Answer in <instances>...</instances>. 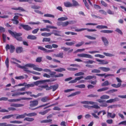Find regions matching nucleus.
I'll return each instance as SVG.
<instances>
[{
  "instance_id": "1",
  "label": "nucleus",
  "mask_w": 126,
  "mask_h": 126,
  "mask_svg": "<svg viewBox=\"0 0 126 126\" xmlns=\"http://www.w3.org/2000/svg\"><path fill=\"white\" fill-rule=\"evenodd\" d=\"M16 66L20 68L23 69V70L26 72L27 71V70H28V67L33 68L34 70L38 71H41L43 70L41 68L36 67V66L35 64L32 63H28L24 66H21L18 64Z\"/></svg>"
},
{
  "instance_id": "2",
  "label": "nucleus",
  "mask_w": 126,
  "mask_h": 126,
  "mask_svg": "<svg viewBox=\"0 0 126 126\" xmlns=\"http://www.w3.org/2000/svg\"><path fill=\"white\" fill-rule=\"evenodd\" d=\"M9 32L11 35L15 38L17 41H22V38L20 36L22 35V34L20 33H17L13 32L11 30H8Z\"/></svg>"
},
{
  "instance_id": "3",
  "label": "nucleus",
  "mask_w": 126,
  "mask_h": 126,
  "mask_svg": "<svg viewBox=\"0 0 126 126\" xmlns=\"http://www.w3.org/2000/svg\"><path fill=\"white\" fill-rule=\"evenodd\" d=\"M5 49L6 51H7L8 49H10V52L11 53L13 52L15 49V47L14 46L12 45H11L10 46L7 44L5 46Z\"/></svg>"
},
{
  "instance_id": "4",
  "label": "nucleus",
  "mask_w": 126,
  "mask_h": 126,
  "mask_svg": "<svg viewBox=\"0 0 126 126\" xmlns=\"http://www.w3.org/2000/svg\"><path fill=\"white\" fill-rule=\"evenodd\" d=\"M50 82L49 79L45 80H39L34 82L33 83L34 84V86L35 85L38 86L40 84H41L46 82Z\"/></svg>"
},
{
  "instance_id": "5",
  "label": "nucleus",
  "mask_w": 126,
  "mask_h": 126,
  "mask_svg": "<svg viewBox=\"0 0 126 126\" xmlns=\"http://www.w3.org/2000/svg\"><path fill=\"white\" fill-rule=\"evenodd\" d=\"M96 101L100 103H102V104L100 105V106L102 107H107L108 106V104L106 103V102H105L106 101L105 100H101L100 99H97Z\"/></svg>"
},
{
  "instance_id": "6",
  "label": "nucleus",
  "mask_w": 126,
  "mask_h": 126,
  "mask_svg": "<svg viewBox=\"0 0 126 126\" xmlns=\"http://www.w3.org/2000/svg\"><path fill=\"white\" fill-rule=\"evenodd\" d=\"M25 86V87H27L29 88L30 87H33L34 86V84L33 83H32L30 84H27V83H24L22 84H20L18 85H15V86Z\"/></svg>"
},
{
  "instance_id": "7",
  "label": "nucleus",
  "mask_w": 126,
  "mask_h": 126,
  "mask_svg": "<svg viewBox=\"0 0 126 126\" xmlns=\"http://www.w3.org/2000/svg\"><path fill=\"white\" fill-rule=\"evenodd\" d=\"M76 22V21H67L65 22H63L62 26L65 27L67 26L69 24H73Z\"/></svg>"
},
{
  "instance_id": "8",
  "label": "nucleus",
  "mask_w": 126,
  "mask_h": 126,
  "mask_svg": "<svg viewBox=\"0 0 126 126\" xmlns=\"http://www.w3.org/2000/svg\"><path fill=\"white\" fill-rule=\"evenodd\" d=\"M20 26L22 27L24 29L27 31H29L32 29V28L28 25L21 24H20Z\"/></svg>"
},
{
  "instance_id": "9",
  "label": "nucleus",
  "mask_w": 126,
  "mask_h": 126,
  "mask_svg": "<svg viewBox=\"0 0 126 126\" xmlns=\"http://www.w3.org/2000/svg\"><path fill=\"white\" fill-rule=\"evenodd\" d=\"M85 30H87V31L89 32H95L96 31V30L95 29H90L86 28L76 29L75 30V31L79 32L84 31Z\"/></svg>"
},
{
  "instance_id": "10",
  "label": "nucleus",
  "mask_w": 126,
  "mask_h": 126,
  "mask_svg": "<svg viewBox=\"0 0 126 126\" xmlns=\"http://www.w3.org/2000/svg\"><path fill=\"white\" fill-rule=\"evenodd\" d=\"M30 106L31 107H34L36 106L38 104V102L37 100H34L31 101L30 102Z\"/></svg>"
},
{
  "instance_id": "11",
  "label": "nucleus",
  "mask_w": 126,
  "mask_h": 126,
  "mask_svg": "<svg viewBox=\"0 0 126 126\" xmlns=\"http://www.w3.org/2000/svg\"><path fill=\"white\" fill-rule=\"evenodd\" d=\"M38 49L45 51V52H46L49 53L52 52L53 51V50H47L45 48L40 46H38Z\"/></svg>"
},
{
  "instance_id": "12",
  "label": "nucleus",
  "mask_w": 126,
  "mask_h": 126,
  "mask_svg": "<svg viewBox=\"0 0 126 126\" xmlns=\"http://www.w3.org/2000/svg\"><path fill=\"white\" fill-rule=\"evenodd\" d=\"M101 39L104 43L105 45L107 46L109 44V42L107 38L104 37H101Z\"/></svg>"
},
{
  "instance_id": "13",
  "label": "nucleus",
  "mask_w": 126,
  "mask_h": 126,
  "mask_svg": "<svg viewBox=\"0 0 126 126\" xmlns=\"http://www.w3.org/2000/svg\"><path fill=\"white\" fill-rule=\"evenodd\" d=\"M61 32L56 30H53L52 31V32H51V34H53L55 35L58 36H61V35L60 34Z\"/></svg>"
},
{
  "instance_id": "14",
  "label": "nucleus",
  "mask_w": 126,
  "mask_h": 126,
  "mask_svg": "<svg viewBox=\"0 0 126 126\" xmlns=\"http://www.w3.org/2000/svg\"><path fill=\"white\" fill-rule=\"evenodd\" d=\"M119 100V99L117 97H116L114 99H110L106 101V102L108 103H111L114 102L115 101H118Z\"/></svg>"
},
{
  "instance_id": "15",
  "label": "nucleus",
  "mask_w": 126,
  "mask_h": 126,
  "mask_svg": "<svg viewBox=\"0 0 126 126\" xmlns=\"http://www.w3.org/2000/svg\"><path fill=\"white\" fill-rule=\"evenodd\" d=\"M80 103L83 104H91L92 105L96 103V102L92 101H81L80 102Z\"/></svg>"
},
{
  "instance_id": "16",
  "label": "nucleus",
  "mask_w": 126,
  "mask_h": 126,
  "mask_svg": "<svg viewBox=\"0 0 126 126\" xmlns=\"http://www.w3.org/2000/svg\"><path fill=\"white\" fill-rule=\"evenodd\" d=\"M96 60L97 61L100 62L99 63L100 64H107L108 63V62L106 61L101 60L98 59H96Z\"/></svg>"
},
{
  "instance_id": "17",
  "label": "nucleus",
  "mask_w": 126,
  "mask_h": 126,
  "mask_svg": "<svg viewBox=\"0 0 126 126\" xmlns=\"http://www.w3.org/2000/svg\"><path fill=\"white\" fill-rule=\"evenodd\" d=\"M53 56L56 57L63 58V53L62 52H60L57 54H54Z\"/></svg>"
},
{
  "instance_id": "18",
  "label": "nucleus",
  "mask_w": 126,
  "mask_h": 126,
  "mask_svg": "<svg viewBox=\"0 0 126 126\" xmlns=\"http://www.w3.org/2000/svg\"><path fill=\"white\" fill-rule=\"evenodd\" d=\"M50 100V99L48 96H45L42 98L41 99V101L44 102H47Z\"/></svg>"
},
{
  "instance_id": "19",
  "label": "nucleus",
  "mask_w": 126,
  "mask_h": 126,
  "mask_svg": "<svg viewBox=\"0 0 126 126\" xmlns=\"http://www.w3.org/2000/svg\"><path fill=\"white\" fill-rule=\"evenodd\" d=\"M17 115V114H11L2 117V119H8L12 117H13V118H14V117L13 116L16 115Z\"/></svg>"
},
{
  "instance_id": "20",
  "label": "nucleus",
  "mask_w": 126,
  "mask_h": 126,
  "mask_svg": "<svg viewBox=\"0 0 126 126\" xmlns=\"http://www.w3.org/2000/svg\"><path fill=\"white\" fill-rule=\"evenodd\" d=\"M99 69H100L102 71L105 72H107L110 70V68L108 67H99Z\"/></svg>"
},
{
  "instance_id": "21",
  "label": "nucleus",
  "mask_w": 126,
  "mask_h": 126,
  "mask_svg": "<svg viewBox=\"0 0 126 126\" xmlns=\"http://www.w3.org/2000/svg\"><path fill=\"white\" fill-rule=\"evenodd\" d=\"M16 50L17 53H20L22 52L23 49L21 47H18L16 48Z\"/></svg>"
},
{
  "instance_id": "22",
  "label": "nucleus",
  "mask_w": 126,
  "mask_h": 126,
  "mask_svg": "<svg viewBox=\"0 0 126 126\" xmlns=\"http://www.w3.org/2000/svg\"><path fill=\"white\" fill-rule=\"evenodd\" d=\"M49 104V103H47V104H44V105H42L40 106H39L37 107L36 108H34V109H31V107H29V109H31V110H36V109H38L39 108L42 107H43L44 106H45L47 105H48Z\"/></svg>"
},
{
  "instance_id": "23",
  "label": "nucleus",
  "mask_w": 126,
  "mask_h": 126,
  "mask_svg": "<svg viewBox=\"0 0 126 126\" xmlns=\"http://www.w3.org/2000/svg\"><path fill=\"white\" fill-rule=\"evenodd\" d=\"M50 110V109H48L43 111L40 112H39V114H41L42 115H44L47 113Z\"/></svg>"
},
{
  "instance_id": "24",
  "label": "nucleus",
  "mask_w": 126,
  "mask_h": 126,
  "mask_svg": "<svg viewBox=\"0 0 126 126\" xmlns=\"http://www.w3.org/2000/svg\"><path fill=\"white\" fill-rule=\"evenodd\" d=\"M52 120L51 119H46L41 121L40 122L41 123H51Z\"/></svg>"
},
{
  "instance_id": "25",
  "label": "nucleus",
  "mask_w": 126,
  "mask_h": 126,
  "mask_svg": "<svg viewBox=\"0 0 126 126\" xmlns=\"http://www.w3.org/2000/svg\"><path fill=\"white\" fill-rule=\"evenodd\" d=\"M24 106V105L22 104H13L11 105V106L14 107L16 108L22 107Z\"/></svg>"
},
{
  "instance_id": "26",
  "label": "nucleus",
  "mask_w": 126,
  "mask_h": 126,
  "mask_svg": "<svg viewBox=\"0 0 126 126\" xmlns=\"http://www.w3.org/2000/svg\"><path fill=\"white\" fill-rule=\"evenodd\" d=\"M121 106V105L118 104V105H111L109 106L108 107V108H116L117 107H120Z\"/></svg>"
},
{
  "instance_id": "27",
  "label": "nucleus",
  "mask_w": 126,
  "mask_h": 126,
  "mask_svg": "<svg viewBox=\"0 0 126 126\" xmlns=\"http://www.w3.org/2000/svg\"><path fill=\"white\" fill-rule=\"evenodd\" d=\"M16 115H17L16 117V119H21V118H24L26 116L25 114V113H24L23 114L21 115H18L17 114Z\"/></svg>"
},
{
  "instance_id": "28",
  "label": "nucleus",
  "mask_w": 126,
  "mask_h": 126,
  "mask_svg": "<svg viewBox=\"0 0 126 126\" xmlns=\"http://www.w3.org/2000/svg\"><path fill=\"white\" fill-rule=\"evenodd\" d=\"M116 116V114L114 113H113L112 115H111V113L109 112L107 113V116L108 117H110L112 118H114Z\"/></svg>"
},
{
  "instance_id": "29",
  "label": "nucleus",
  "mask_w": 126,
  "mask_h": 126,
  "mask_svg": "<svg viewBox=\"0 0 126 126\" xmlns=\"http://www.w3.org/2000/svg\"><path fill=\"white\" fill-rule=\"evenodd\" d=\"M64 6L66 7H70L72 6V4L69 2H67L64 3Z\"/></svg>"
},
{
  "instance_id": "30",
  "label": "nucleus",
  "mask_w": 126,
  "mask_h": 126,
  "mask_svg": "<svg viewBox=\"0 0 126 126\" xmlns=\"http://www.w3.org/2000/svg\"><path fill=\"white\" fill-rule=\"evenodd\" d=\"M25 116H27L28 117H32L35 116L37 115V114L35 112H32L27 114L26 113H25Z\"/></svg>"
},
{
  "instance_id": "31",
  "label": "nucleus",
  "mask_w": 126,
  "mask_h": 126,
  "mask_svg": "<svg viewBox=\"0 0 126 126\" xmlns=\"http://www.w3.org/2000/svg\"><path fill=\"white\" fill-rule=\"evenodd\" d=\"M109 88L108 87H103L102 88L99 89H98L97 91L98 92H101L102 91H105L108 90L109 89Z\"/></svg>"
},
{
  "instance_id": "32",
  "label": "nucleus",
  "mask_w": 126,
  "mask_h": 126,
  "mask_svg": "<svg viewBox=\"0 0 126 126\" xmlns=\"http://www.w3.org/2000/svg\"><path fill=\"white\" fill-rule=\"evenodd\" d=\"M83 78V77L82 76H80V77H77L75 78V79L72 80L73 82V83H75L77 81Z\"/></svg>"
},
{
  "instance_id": "33",
  "label": "nucleus",
  "mask_w": 126,
  "mask_h": 126,
  "mask_svg": "<svg viewBox=\"0 0 126 126\" xmlns=\"http://www.w3.org/2000/svg\"><path fill=\"white\" fill-rule=\"evenodd\" d=\"M27 38L31 40H35L37 39V37L34 36L33 35H29L27 37Z\"/></svg>"
},
{
  "instance_id": "34",
  "label": "nucleus",
  "mask_w": 126,
  "mask_h": 126,
  "mask_svg": "<svg viewBox=\"0 0 126 126\" xmlns=\"http://www.w3.org/2000/svg\"><path fill=\"white\" fill-rule=\"evenodd\" d=\"M96 28L99 29H108V27L106 26L100 25H98L96 26Z\"/></svg>"
},
{
  "instance_id": "35",
  "label": "nucleus",
  "mask_w": 126,
  "mask_h": 126,
  "mask_svg": "<svg viewBox=\"0 0 126 126\" xmlns=\"http://www.w3.org/2000/svg\"><path fill=\"white\" fill-rule=\"evenodd\" d=\"M93 78L96 79V77L94 76H89L85 78L84 79L86 80L90 79Z\"/></svg>"
},
{
  "instance_id": "36",
  "label": "nucleus",
  "mask_w": 126,
  "mask_h": 126,
  "mask_svg": "<svg viewBox=\"0 0 126 126\" xmlns=\"http://www.w3.org/2000/svg\"><path fill=\"white\" fill-rule=\"evenodd\" d=\"M34 120V119L33 118L26 117L24 119V121H26L29 122H32Z\"/></svg>"
},
{
  "instance_id": "37",
  "label": "nucleus",
  "mask_w": 126,
  "mask_h": 126,
  "mask_svg": "<svg viewBox=\"0 0 126 126\" xmlns=\"http://www.w3.org/2000/svg\"><path fill=\"white\" fill-rule=\"evenodd\" d=\"M43 95V94L42 93H39L36 95L34 94H31L30 95V96L32 97H33L35 98H36L40 96H42Z\"/></svg>"
},
{
  "instance_id": "38",
  "label": "nucleus",
  "mask_w": 126,
  "mask_h": 126,
  "mask_svg": "<svg viewBox=\"0 0 126 126\" xmlns=\"http://www.w3.org/2000/svg\"><path fill=\"white\" fill-rule=\"evenodd\" d=\"M110 98V96L106 95H103L101 96L100 98L101 99H108Z\"/></svg>"
},
{
  "instance_id": "39",
  "label": "nucleus",
  "mask_w": 126,
  "mask_h": 126,
  "mask_svg": "<svg viewBox=\"0 0 126 126\" xmlns=\"http://www.w3.org/2000/svg\"><path fill=\"white\" fill-rule=\"evenodd\" d=\"M72 2L73 3L72 4V6H76L79 5L78 2L76 0H72Z\"/></svg>"
},
{
  "instance_id": "40",
  "label": "nucleus",
  "mask_w": 126,
  "mask_h": 126,
  "mask_svg": "<svg viewBox=\"0 0 126 126\" xmlns=\"http://www.w3.org/2000/svg\"><path fill=\"white\" fill-rule=\"evenodd\" d=\"M110 84L109 81L107 80L105 81L104 82L101 84V86L102 87L108 86Z\"/></svg>"
},
{
  "instance_id": "41",
  "label": "nucleus",
  "mask_w": 126,
  "mask_h": 126,
  "mask_svg": "<svg viewBox=\"0 0 126 126\" xmlns=\"http://www.w3.org/2000/svg\"><path fill=\"white\" fill-rule=\"evenodd\" d=\"M84 42L82 41L81 42H79L78 44L75 45V46L76 47H79L81 46L84 43Z\"/></svg>"
},
{
  "instance_id": "42",
  "label": "nucleus",
  "mask_w": 126,
  "mask_h": 126,
  "mask_svg": "<svg viewBox=\"0 0 126 126\" xmlns=\"http://www.w3.org/2000/svg\"><path fill=\"white\" fill-rule=\"evenodd\" d=\"M51 35V32L50 33H47L46 32L43 33H41V35L42 36L48 37L50 36Z\"/></svg>"
},
{
  "instance_id": "43",
  "label": "nucleus",
  "mask_w": 126,
  "mask_h": 126,
  "mask_svg": "<svg viewBox=\"0 0 126 126\" xmlns=\"http://www.w3.org/2000/svg\"><path fill=\"white\" fill-rule=\"evenodd\" d=\"M94 113H91L92 115L94 116V117L97 119H99V117L98 116H97L95 113H97V111H94Z\"/></svg>"
},
{
  "instance_id": "44",
  "label": "nucleus",
  "mask_w": 126,
  "mask_h": 126,
  "mask_svg": "<svg viewBox=\"0 0 126 126\" xmlns=\"http://www.w3.org/2000/svg\"><path fill=\"white\" fill-rule=\"evenodd\" d=\"M76 42L73 41L72 42H66L65 44L68 46H71L74 45L75 43Z\"/></svg>"
},
{
  "instance_id": "45",
  "label": "nucleus",
  "mask_w": 126,
  "mask_h": 126,
  "mask_svg": "<svg viewBox=\"0 0 126 126\" xmlns=\"http://www.w3.org/2000/svg\"><path fill=\"white\" fill-rule=\"evenodd\" d=\"M27 72L28 73H32L33 74H35L38 75H40L41 74L40 73H38V72H35L34 71H31L28 70H28H27Z\"/></svg>"
},
{
  "instance_id": "46",
  "label": "nucleus",
  "mask_w": 126,
  "mask_h": 126,
  "mask_svg": "<svg viewBox=\"0 0 126 126\" xmlns=\"http://www.w3.org/2000/svg\"><path fill=\"white\" fill-rule=\"evenodd\" d=\"M58 87V85L57 84L56 85H54L51 86V89H53L52 91H55L57 89Z\"/></svg>"
},
{
  "instance_id": "47",
  "label": "nucleus",
  "mask_w": 126,
  "mask_h": 126,
  "mask_svg": "<svg viewBox=\"0 0 126 126\" xmlns=\"http://www.w3.org/2000/svg\"><path fill=\"white\" fill-rule=\"evenodd\" d=\"M10 123H11L14 124H21L22 123V122L21 121H12L10 122Z\"/></svg>"
},
{
  "instance_id": "48",
  "label": "nucleus",
  "mask_w": 126,
  "mask_h": 126,
  "mask_svg": "<svg viewBox=\"0 0 126 126\" xmlns=\"http://www.w3.org/2000/svg\"><path fill=\"white\" fill-rule=\"evenodd\" d=\"M28 24L30 25H35L37 24L38 25L41 24V23L39 22L38 21L37 22H30L28 23Z\"/></svg>"
},
{
  "instance_id": "49",
  "label": "nucleus",
  "mask_w": 126,
  "mask_h": 126,
  "mask_svg": "<svg viewBox=\"0 0 126 126\" xmlns=\"http://www.w3.org/2000/svg\"><path fill=\"white\" fill-rule=\"evenodd\" d=\"M103 54L107 56L112 57L114 56V54L104 52L103 53Z\"/></svg>"
},
{
  "instance_id": "50",
  "label": "nucleus",
  "mask_w": 126,
  "mask_h": 126,
  "mask_svg": "<svg viewBox=\"0 0 126 126\" xmlns=\"http://www.w3.org/2000/svg\"><path fill=\"white\" fill-rule=\"evenodd\" d=\"M39 87L37 88L36 89L37 90L39 91H42L43 89H45V88L44 85H41L39 86Z\"/></svg>"
},
{
  "instance_id": "51",
  "label": "nucleus",
  "mask_w": 126,
  "mask_h": 126,
  "mask_svg": "<svg viewBox=\"0 0 126 126\" xmlns=\"http://www.w3.org/2000/svg\"><path fill=\"white\" fill-rule=\"evenodd\" d=\"M76 87H78L80 88H85V85L84 84H82L80 85H76L75 86Z\"/></svg>"
},
{
  "instance_id": "52",
  "label": "nucleus",
  "mask_w": 126,
  "mask_h": 126,
  "mask_svg": "<svg viewBox=\"0 0 126 126\" xmlns=\"http://www.w3.org/2000/svg\"><path fill=\"white\" fill-rule=\"evenodd\" d=\"M85 37L87 38H88L91 40H95L96 39V38L95 37H93L90 36L89 35H85L84 36Z\"/></svg>"
},
{
  "instance_id": "53",
  "label": "nucleus",
  "mask_w": 126,
  "mask_h": 126,
  "mask_svg": "<svg viewBox=\"0 0 126 126\" xmlns=\"http://www.w3.org/2000/svg\"><path fill=\"white\" fill-rule=\"evenodd\" d=\"M91 72L92 73H100V71L99 70L94 69L92 70Z\"/></svg>"
},
{
  "instance_id": "54",
  "label": "nucleus",
  "mask_w": 126,
  "mask_h": 126,
  "mask_svg": "<svg viewBox=\"0 0 126 126\" xmlns=\"http://www.w3.org/2000/svg\"><path fill=\"white\" fill-rule=\"evenodd\" d=\"M68 19V18L67 17H61L59 18L58 20V21H64Z\"/></svg>"
},
{
  "instance_id": "55",
  "label": "nucleus",
  "mask_w": 126,
  "mask_h": 126,
  "mask_svg": "<svg viewBox=\"0 0 126 126\" xmlns=\"http://www.w3.org/2000/svg\"><path fill=\"white\" fill-rule=\"evenodd\" d=\"M88 97H98V95H94L93 94H91L88 95Z\"/></svg>"
},
{
  "instance_id": "56",
  "label": "nucleus",
  "mask_w": 126,
  "mask_h": 126,
  "mask_svg": "<svg viewBox=\"0 0 126 126\" xmlns=\"http://www.w3.org/2000/svg\"><path fill=\"white\" fill-rule=\"evenodd\" d=\"M50 41V39L49 38H43L42 41L44 42H49Z\"/></svg>"
},
{
  "instance_id": "57",
  "label": "nucleus",
  "mask_w": 126,
  "mask_h": 126,
  "mask_svg": "<svg viewBox=\"0 0 126 126\" xmlns=\"http://www.w3.org/2000/svg\"><path fill=\"white\" fill-rule=\"evenodd\" d=\"M55 70L56 71H58V72H61L63 71H65V69L63 68H60L59 69H55Z\"/></svg>"
},
{
  "instance_id": "58",
  "label": "nucleus",
  "mask_w": 126,
  "mask_h": 126,
  "mask_svg": "<svg viewBox=\"0 0 126 126\" xmlns=\"http://www.w3.org/2000/svg\"><path fill=\"white\" fill-rule=\"evenodd\" d=\"M44 86H45V88L46 90L47 91L51 89V86L49 87L48 85H44Z\"/></svg>"
},
{
  "instance_id": "59",
  "label": "nucleus",
  "mask_w": 126,
  "mask_h": 126,
  "mask_svg": "<svg viewBox=\"0 0 126 126\" xmlns=\"http://www.w3.org/2000/svg\"><path fill=\"white\" fill-rule=\"evenodd\" d=\"M84 62L85 63H86L87 64H92L94 63H95V62L93 61L89 60L88 61H85Z\"/></svg>"
},
{
  "instance_id": "60",
  "label": "nucleus",
  "mask_w": 126,
  "mask_h": 126,
  "mask_svg": "<svg viewBox=\"0 0 126 126\" xmlns=\"http://www.w3.org/2000/svg\"><path fill=\"white\" fill-rule=\"evenodd\" d=\"M84 74V73H83L80 72L75 74L74 75L75 76H79L81 75H83Z\"/></svg>"
},
{
  "instance_id": "61",
  "label": "nucleus",
  "mask_w": 126,
  "mask_h": 126,
  "mask_svg": "<svg viewBox=\"0 0 126 126\" xmlns=\"http://www.w3.org/2000/svg\"><path fill=\"white\" fill-rule=\"evenodd\" d=\"M42 57H38L36 60V61L37 62L40 63L42 61Z\"/></svg>"
},
{
  "instance_id": "62",
  "label": "nucleus",
  "mask_w": 126,
  "mask_h": 126,
  "mask_svg": "<svg viewBox=\"0 0 126 126\" xmlns=\"http://www.w3.org/2000/svg\"><path fill=\"white\" fill-rule=\"evenodd\" d=\"M24 78V77L23 76H21L18 77H15V79H21Z\"/></svg>"
},
{
  "instance_id": "63",
  "label": "nucleus",
  "mask_w": 126,
  "mask_h": 126,
  "mask_svg": "<svg viewBox=\"0 0 126 126\" xmlns=\"http://www.w3.org/2000/svg\"><path fill=\"white\" fill-rule=\"evenodd\" d=\"M61 49H63L64 51H67L70 49V48L65 47H62L61 48Z\"/></svg>"
},
{
  "instance_id": "64",
  "label": "nucleus",
  "mask_w": 126,
  "mask_h": 126,
  "mask_svg": "<svg viewBox=\"0 0 126 126\" xmlns=\"http://www.w3.org/2000/svg\"><path fill=\"white\" fill-rule=\"evenodd\" d=\"M91 109L92 108L96 109H100V108L99 106L97 105H94L93 106H91Z\"/></svg>"
}]
</instances>
